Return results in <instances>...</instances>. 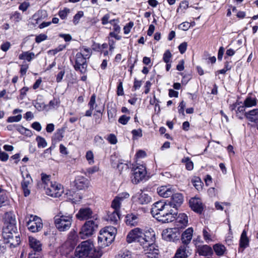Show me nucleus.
Listing matches in <instances>:
<instances>
[{
	"label": "nucleus",
	"mask_w": 258,
	"mask_h": 258,
	"mask_svg": "<svg viewBox=\"0 0 258 258\" xmlns=\"http://www.w3.org/2000/svg\"><path fill=\"white\" fill-rule=\"evenodd\" d=\"M151 213L158 221L163 223L173 221L176 216L174 210L171 208L165 201H160L155 203L152 207Z\"/></svg>",
	"instance_id": "obj_1"
},
{
	"label": "nucleus",
	"mask_w": 258,
	"mask_h": 258,
	"mask_svg": "<svg viewBox=\"0 0 258 258\" xmlns=\"http://www.w3.org/2000/svg\"><path fill=\"white\" fill-rule=\"evenodd\" d=\"M154 234L149 232H143V230L139 228H135L131 230L126 236V241L128 243L138 242L144 248L149 246L150 249L154 248L152 243L154 241Z\"/></svg>",
	"instance_id": "obj_2"
},
{
	"label": "nucleus",
	"mask_w": 258,
	"mask_h": 258,
	"mask_svg": "<svg viewBox=\"0 0 258 258\" xmlns=\"http://www.w3.org/2000/svg\"><path fill=\"white\" fill-rule=\"evenodd\" d=\"M116 233V229L113 226H107L100 231L98 237V258H100L105 252L102 249L111 243Z\"/></svg>",
	"instance_id": "obj_3"
},
{
	"label": "nucleus",
	"mask_w": 258,
	"mask_h": 258,
	"mask_svg": "<svg viewBox=\"0 0 258 258\" xmlns=\"http://www.w3.org/2000/svg\"><path fill=\"white\" fill-rule=\"evenodd\" d=\"M73 214L63 215L61 212L54 217V225L60 232L68 231L73 223Z\"/></svg>",
	"instance_id": "obj_4"
},
{
	"label": "nucleus",
	"mask_w": 258,
	"mask_h": 258,
	"mask_svg": "<svg viewBox=\"0 0 258 258\" xmlns=\"http://www.w3.org/2000/svg\"><path fill=\"white\" fill-rule=\"evenodd\" d=\"M95 251V246L91 240L82 242L78 245L75 251V255L78 258H85L92 254Z\"/></svg>",
	"instance_id": "obj_5"
},
{
	"label": "nucleus",
	"mask_w": 258,
	"mask_h": 258,
	"mask_svg": "<svg viewBox=\"0 0 258 258\" xmlns=\"http://www.w3.org/2000/svg\"><path fill=\"white\" fill-rule=\"evenodd\" d=\"M97 227L95 221L88 220L82 226L80 232L79 236L82 239H85L92 235Z\"/></svg>",
	"instance_id": "obj_6"
},
{
	"label": "nucleus",
	"mask_w": 258,
	"mask_h": 258,
	"mask_svg": "<svg viewBox=\"0 0 258 258\" xmlns=\"http://www.w3.org/2000/svg\"><path fill=\"white\" fill-rule=\"evenodd\" d=\"M44 189L47 195L54 198L60 197L63 192L62 185L56 182L50 183L49 185L44 186Z\"/></svg>",
	"instance_id": "obj_7"
},
{
	"label": "nucleus",
	"mask_w": 258,
	"mask_h": 258,
	"mask_svg": "<svg viewBox=\"0 0 258 258\" xmlns=\"http://www.w3.org/2000/svg\"><path fill=\"white\" fill-rule=\"evenodd\" d=\"M180 232L178 228H167L163 230L162 238L167 241L174 242L179 239Z\"/></svg>",
	"instance_id": "obj_8"
},
{
	"label": "nucleus",
	"mask_w": 258,
	"mask_h": 258,
	"mask_svg": "<svg viewBox=\"0 0 258 258\" xmlns=\"http://www.w3.org/2000/svg\"><path fill=\"white\" fill-rule=\"evenodd\" d=\"M21 174L23 180L21 181V187L25 197L28 196L30 194V188L33 182V180L27 170L22 171Z\"/></svg>",
	"instance_id": "obj_9"
},
{
	"label": "nucleus",
	"mask_w": 258,
	"mask_h": 258,
	"mask_svg": "<svg viewBox=\"0 0 258 258\" xmlns=\"http://www.w3.org/2000/svg\"><path fill=\"white\" fill-rule=\"evenodd\" d=\"M28 229L32 232H37L43 227V223L40 218L37 216L31 215L27 222Z\"/></svg>",
	"instance_id": "obj_10"
},
{
	"label": "nucleus",
	"mask_w": 258,
	"mask_h": 258,
	"mask_svg": "<svg viewBox=\"0 0 258 258\" xmlns=\"http://www.w3.org/2000/svg\"><path fill=\"white\" fill-rule=\"evenodd\" d=\"M147 172L145 167L143 165H139L134 167L132 173V182L135 184L138 183L145 177Z\"/></svg>",
	"instance_id": "obj_11"
},
{
	"label": "nucleus",
	"mask_w": 258,
	"mask_h": 258,
	"mask_svg": "<svg viewBox=\"0 0 258 258\" xmlns=\"http://www.w3.org/2000/svg\"><path fill=\"white\" fill-rule=\"evenodd\" d=\"M171 196L172 198L170 200L165 202L167 205H170L171 208L175 211L182 204L183 201V196L181 194L174 192Z\"/></svg>",
	"instance_id": "obj_12"
},
{
	"label": "nucleus",
	"mask_w": 258,
	"mask_h": 258,
	"mask_svg": "<svg viewBox=\"0 0 258 258\" xmlns=\"http://www.w3.org/2000/svg\"><path fill=\"white\" fill-rule=\"evenodd\" d=\"M76 71H80L81 73H85L86 70V59L82 53L78 52L76 55V63L74 66Z\"/></svg>",
	"instance_id": "obj_13"
},
{
	"label": "nucleus",
	"mask_w": 258,
	"mask_h": 258,
	"mask_svg": "<svg viewBox=\"0 0 258 258\" xmlns=\"http://www.w3.org/2000/svg\"><path fill=\"white\" fill-rule=\"evenodd\" d=\"M89 181L83 176H77L73 183L74 189L76 190H83L88 187Z\"/></svg>",
	"instance_id": "obj_14"
},
{
	"label": "nucleus",
	"mask_w": 258,
	"mask_h": 258,
	"mask_svg": "<svg viewBox=\"0 0 258 258\" xmlns=\"http://www.w3.org/2000/svg\"><path fill=\"white\" fill-rule=\"evenodd\" d=\"M130 197L129 194L124 192L118 194L112 201L111 203V207L116 211L119 212L120 205L122 202L126 199H128Z\"/></svg>",
	"instance_id": "obj_15"
},
{
	"label": "nucleus",
	"mask_w": 258,
	"mask_h": 258,
	"mask_svg": "<svg viewBox=\"0 0 258 258\" xmlns=\"http://www.w3.org/2000/svg\"><path fill=\"white\" fill-rule=\"evenodd\" d=\"M5 224L6 227L5 228H8L13 231L17 230L15 216L13 213H7L6 214Z\"/></svg>",
	"instance_id": "obj_16"
},
{
	"label": "nucleus",
	"mask_w": 258,
	"mask_h": 258,
	"mask_svg": "<svg viewBox=\"0 0 258 258\" xmlns=\"http://www.w3.org/2000/svg\"><path fill=\"white\" fill-rule=\"evenodd\" d=\"M93 212L88 207L81 208L76 215V218L79 220H88L92 217Z\"/></svg>",
	"instance_id": "obj_17"
},
{
	"label": "nucleus",
	"mask_w": 258,
	"mask_h": 258,
	"mask_svg": "<svg viewBox=\"0 0 258 258\" xmlns=\"http://www.w3.org/2000/svg\"><path fill=\"white\" fill-rule=\"evenodd\" d=\"M175 190L170 185L161 186L157 189V192L159 196L163 198H168L173 195Z\"/></svg>",
	"instance_id": "obj_18"
},
{
	"label": "nucleus",
	"mask_w": 258,
	"mask_h": 258,
	"mask_svg": "<svg viewBox=\"0 0 258 258\" xmlns=\"http://www.w3.org/2000/svg\"><path fill=\"white\" fill-rule=\"evenodd\" d=\"M134 198L137 203L141 205L147 204L151 201V198L143 192L137 194Z\"/></svg>",
	"instance_id": "obj_19"
},
{
	"label": "nucleus",
	"mask_w": 258,
	"mask_h": 258,
	"mask_svg": "<svg viewBox=\"0 0 258 258\" xmlns=\"http://www.w3.org/2000/svg\"><path fill=\"white\" fill-rule=\"evenodd\" d=\"M105 219L113 224H117L120 219L119 212L114 210L113 212H108Z\"/></svg>",
	"instance_id": "obj_20"
},
{
	"label": "nucleus",
	"mask_w": 258,
	"mask_h": 258,
	"mask_svg": "<svg viewBox=\"0 0 258 258\" xmlns=\"http://www.w3.org/2000/svg\"><path fill=\"white\" fill-rule=\"evenodd\" d=\"M189 205L191 208L195 212L201 213L203 211V205L200 200L192 198L189 200Z\"/></svg>",
	"instance_id": "obj_21"
},
{
	"label": "nucleus",
	"mask_w": 258,
	"mask_h": 258,
	"mask_svg": "<svg viewBox=\"0 0 258 258\" xmlns=\"http://www.w3.org/2000/svg\"><path fill=\"white\" fill-rule=\"evenodd\" d=\"M197 251L199 255L203 256H208L213 253L212 248L207 245L197 246Z\"/></svg>",
	"instance_id": "obj_22"
},
{
	"label": "nucleus",
	"mask_w": 258,
	"mask_h": 258,
	"mask_svg": "<svg viewBox=\"0 0 258 258\" xmlns=\"http://www.w3.org/2000/svg\"><path fill=\"white\" fill-rule=\"evenodd\" d=\"M193 229L188 228L186 229L181 235V240L185 244H188L191 241L193 235Z\"/></svg>",
	"instance_id": "obj_23"
},
{
	"label": "nucleus",
	"mask_w": 258,
	"mask_h": 258,
	"mask_svg": "<svg viewBox=\"0 0 258 258\" xmlns=\"http://www.w3.org/2000/svg\"><path fill=\"white\" fill-rule=\"evenodd\" d=\"M176 220V225L179 227L183 228L187 225V216L184 213L179 214Z\"/></svg>",
	"instance_id": "obj_24"
},
{
	"label": "nucleus",
	"mask_w": 258,
	"mask_h": 258,
	"mask_svg": "<svg viewBox=\"0 0 258 258\" xmlns=\"http://www.w3.org/2000/svg\"><path fill=\"white\" fill-rule=\"evenodd\" d=\"M29 242L30 246L34 251L39 252L41 250V243L40 241L34 237H29Z\"/></svg>",
	"instance_id": "obj_25"
},
{
	"label": "nucleus",
	"mask_w": 258,
	"mask_h": 258,
	"mask_svg": "<svg viewBox=\"0 0 258 258\" xmlns=\"http://www.w3.org/2000/svg\"><path fill=\"white\" fill-rule=\"evenodd\" d=\"M17 230L13 231L8 228H4L3 231V237L4 240L5 244L6 243V241L9 240L10 239L13 238L14 236L13 234H18Z\"/></svg>",
	"instance_id": "obj_26"
},
{
	"label": "nucleus",
	"mask_w": 258,
	"mask_h": 258,
	"mask_svg": "<svg viewBox=\"0 0 258 258\" xmlns=\"http://www.w3.org/2000/svg\"><path fill=\"white\" fill-rule=\"evenodd\" d=\"M138 221V216L133 214H128L125 217V223L127 225L136 226Z\"/></svg>",
	"instance_id": "obj_27"
},
{
	"label": "nucleus",
	"mask_w": 258,
	"mask_h": 258,
	"mask_svg": "<svg viewBox=\"0 0 258 258\" xmlns=\"http://www.w3.org/2000/svg\"><path fill=\"white\" fill-rule=\"evenodd\" d=\"M249 244V239L247 236V232L244 230L241 235L240 239V247L243 248H245L248 246Z\"/></svg>",
	"instance_id": "obj_28"
},
{
	"label": "nucleus",
	"mask_w": 258,
	"mask_h": 258,
	"mask_svg": "<svg viewBox=\"0 0 258 258\" xmlns=\"http://www.w3.org/2000/svg\"><path fill=\"white\" fill-rule=\"evenodd\" d=\"M35 54L29 51H24L19 55V58L21 60H26L31 61L34 57Z\"/></svg>",
	"instance_id": "obj_29"
},
{
	"label": "nucleus",
	"mask_w": 258,
	"mask_h": 258,
	"mask_svg": "<svg viewBox=\"0 0 258 258\" xmlns=\"http://www.w3.org/2000/svg\"><path fill=\"white\" fill-rule=\"evenodd\" d=\"M13 238L8 241H6V243H9L10 247H16L20 243V238L19 233L13 234Z\"/></svg>",
	"instance_id": "obj_30"
},
{
	"label": "nucleus",
	"mask_w": 258,
	"mask_h": 258,
	"mask_svg": "<svg viewBox=\"0 0 258 258\" xmlns=\"http://www.w3.org/2000/svg\"><path fill=\"white\" fill-rule=\"evenodd\" d=\"M257 102L255 98L247 97L244 101V105L246 107H251L256 106Z\"/></svg>",
	"instance_id": "obj_31"
},
{
	"label": "nucleus",
	"mask_w": 258,
	"mask_h": 258,
	"mask_svg": "<svg viewBox=\"0 0 258 258\" xmlns=\"http://www.w3.org/2000/svg\"><path fill=\"white\" fill-rule=\"evenodd\" d=\"M187 256L186 247L181 246L177 250L174 258H187Z\"/></svg>",
	"instance_id": "obj_32"
},
{
	"label": "nucleus",
	"mask_w": 258,
	"mask_h": 258,
	"mask_svg": "<svg viewBox=\"0 0 258 258\" xmlns=\"http://www.w3.org/2000/svg\"><path fill=\"white\" fill-rule=\"evenodd\" d=\"M213 249L216 254L219 256L222 255L226 250V248L224 245L221 244H215L213 246Z\"/></svg>",
	"instance_id": "obj_33"
},
{
	"label": "nucleus",
	"mask_w": 258,
	"mask_h": 258,
	"mask_svg": "<svg viewBox=\"0 0 258 258\" xmlns=\"http://www.w3.org/2000/svg\"><path fill=\"white\" fill-rule=\"evenodd\" d=\"M95 101H96V96H95V94H94L91 97L90 101L88 104L90 107V109L86 111V114H85L86 116H90L91 115V114H92V111L94 109L93 106L95 103Z\"/></svg>",
	"instance_id": "obj_34"
},
{
	"label": "nucleus",
	"mask_w": 258,
	"mask_h": 258,
	"mask_svg": "<svg viewBox=\"0 0 258 258\" xmlns=\"http://www.w3.org/2000/svg\"><path fill=\"white\" fill-rule=\"evenodd\" d=\"M131 252L127 249H122L119 251L116 256V258H131Z\"/></svg>",
	"instance_id": "obj_35"
},
{
	"label": "nucleus",
	"mask_w": 258,
	"mask_h": 258,
	"mask_svg": "<svg viewBox=\"0 0 258 258\" xmlns=\"http://www.w3.org/2000/svg\"><path fill=\"white\" fill-rule=\"evenodd\" d=\"M203 236L205 240L208 243L213 240V236L208 229L204 228L203 230Z\"/></svg>",
	"instance_id": "obj_36"
},
{
	"label": "nucleus",
	"mask_w": 258,
	"mask_h": 258,
	"mask_svg": "<svg viewBox=\"0 0 258 258\" xmlns=\"http://www.w3.org/2000/svg\"><path fill=\"white\" fill-rule=\"evenodd\" d=\"M41 182L42 184L43 185V187L44 186L47 187V186L49 185L50 183H52V181H50V176L47 175L45 173H41Z\"/></svg>",
	"instance_id": "obj_37"
},
{
	"label": "nucleus",
	"mask_w": 258,
	"mask_h": 258,
	"mask_svg": "<svg viewBox=\"0 0 258 258\" xmlns=\"http://www.w3.org/2000/svg\"><path fill=\"white\" fill-rule=\"evenodd\" d=\"M38 143V148H45L47 146V142L44 138L38 136L36 139Z\"/></svg>",
	"instance_id": "obj_38"
},
{
	"label": "nucleus",
	"mask_w": 258,
	"mask_h": 258,
	"mask_svg": "<svg viewBox=\"0 0 258 258\" xmlns=\"http://www.w3.org/2000/svg\"><path fill=\"white\" fill-rule=\"evenodd\" d=\"M79 53H82L84 57L86 59L90 57L91 54V50L90 48L83 47L81 49V52H79Z\"/></svg>",
	"instance_id": "obj_39"
},
{
	"label": "nucleus",
	"mask_w": 258,
	"mask_h": 258,
	"mask_svg": "<svg viewBox=\"0 0 258 258\" xmlns=\"http://www.w3.org/2000/svg\"><path fill=\"white\" fill-rule=\"evenodd\" d=\"M182 162L185 163L186 169L188 170H191L194 168L193 162L190 161V159L188 157L182 159Z\"/></svg>",
	"instance_id": "obj_40"
},
{
	"label": "nucleus",
	"mask_w": 258,
	"mask_h": 258,
	"mask_svg": "<svg viewBox=\"0 0 258 258\" xmlns=\"http://www.w3.org/2000/svg\"><path fill=\"white\" fill-rule=\"evenodd\" d=\"M84 16V13L83 11H79L74 17L73 18V23L76 25H77L80 21V20L81 18H82Z\"/></svg>",
	"instance_id": "obj_41"
},
{
	"label": "nucleus",
	"mask_w": 258,
	"mask_h": 258,
	"mask_svg": "<svg viewBox=\"0 0 258 258\" xmlns=\"http://www.w3.org/2000/svg\"><path fill=\"white\" fill-rule=\"evenodd\" d=\"M70 10L68 8H64L63 10L59 11L58 15L59 17L62 19H66L68 16V14L70 13Z\"/></svg>",
	"instance_id": "obj_42"
},
{
	"label": "nucleus",
	"mask_w": 258,
	"mask_h": 258,
	"mask_svg": "<svg viewBox=\"0 0 258 258\" xmlns=\"http://www.w3.org/2000/svg\"><path fill=\"white\" fill-rule=\"evenodd\" d=\"M130 119L131 117L130 116H127L125 115H122L119 118L118 122L121 124L126 125Z\"/></svg>",
	"instance_id": "obj_43"
},
{
	"label": "nucleus",
	"mask_w": 258,
	"mask_h": 258,
	"mask_svg": "<svg viewBox=\"0 0 258 258\" xmlns=\"http://www.w3.org/2000/svg\"><path fill=\"white\" fill-rule=\"evenodd\" d=\"M192 183L194 186L196 188V189L198 190L202 189V182L201 181V179L197 177L194 180L192 181Z\"/></svg>",
	"instance_id": "obj_44"
},
{
	"label": "nucleus",
	"mask_w": 258,
	"mask_h": 258,
	"mask_svg": "<svg viewBox=\"0 0 258 258\" xmlns=\"http://www.w3.org/2000/svg\"><path fill=\"white\" fill-rule=\"evenodd\" d=\"M171 57L172 54L171 52L169 50H167L163 54V59L165 63H167L170 62Z\"/></svg>",
	"instance_id": "obj_45"
},
{
	"label": "nucleus",
	"mask_w": 258,
	"mask_h": 258,
	"mask_svg": "<svg viewBox=\"0 0 258 258\" xmlns=\"http://www.w3.org/2000/svg\"><path fill=\"white\" fill-rule=\"evenodd\" d=\"M245 107H246L244 106V105L240 106L238 107L237 108V110L236 111V115L240 119L243 118L242 115L243 114V113H244V111H245Z\"/></svg>",
	"instance_id": "obj_46"
},
{
	"label": "nucleus",
	"mask_w": 258,
	"mask_h": 258,
	"mask_svg": "<svg viewBox=\"0 0 258 258\" xmlns=\"http://www.w3.org/2000/svg\"><path fill=\"white\" fill-rule=\"evenodd\" d=\"M22 119V115L19 114L16 116H10L8 117L7 119V122H19Z\"/></svg>",
	"instance_id": "obj_47"
},
{
	"label": "nucleus",
	"mask_w": 258,
	"mask_h": 258,
	"mask_svg": "<svg viewBox=\"0 0 258 258\" xmlns=\"http://www.w3.org/2000/svg\"><path fill=\"white\" fill-rule=\"evenodd\" d=\"M86 158L90 164L94 163V155L92 151H89L86 153Z\"/></svg>",
	"instance_id": "obj_48"
},
{
	"label": "nucleus",
	"mask_w": 258,
	"mask_h": 258,
	"mask_svg": "<svg viewBox=\"0 0 258 258\" xmlns=\"http://www.w3.org/2000/svg\"><path fill=\"white\" fill-rule=\"evenodd\" d=\"M7 201V197L6 194L2 191L0 194V207L5 205V203Z\"/></svg>",
	"instance_id": "obj_49"
},
{
	"label": "nucleus",
	"mask_w": 258,
	"mask_h": 258,
	"mask_svg": "<svg viewBox=\"0 0 258 258\" xmlns=\"http://www.w3.org/2000/svg\"><path fill=\"white\" fill-rule=\"evenodd\" d=\"M190 27V24L187 22H183L178 26L179 29L183 31L187 30Z\"/></svg>",
	"instance_id": "obj_50"
},
{
	"label": "nucleus",
	"mask_w": 258,
	"mask_h": 258,
	"mask_svg": "<svg viewBox=\"0 0 258 258\" xmlns=\"http://www.w3.org/2000/svg\"><path fill=\"white\" fill-rule=\"evenodd\" d=\"M188 8V2L186 1H182L179 5V8L177 9V12H179L180 9L185 10Z\"/></svg>",
	"instance_id": "obj_51"
},
{
	"label": "nucleus",
	"mask_w": 258,
	"mask_h": 258,
	"mask_svg": "<svg viewBox=\"0 0 258 258\" xmlns=\"http://www.w3.org/2000/svg\"><path fill=\"white\" fill-rule=\"evenodd\" d=\"M47 36L44 34H41L37 36L35 38V41L36 43H39L47 39Z\"/></svg>",
	"instance_id": "obj_52"
},
{
	"label": "nucleus",
	"mask_w": 258,
	"mask_h": 258,
	"mask_svg": "<svg viewBox=\"0 0 258 258\" xmlns=\"http://www.w3.org/2000/svg\"><path fill=\"white\" fill-rule=\"evenodd\" d=\"M30 7V4L28 2H24L19 6V9L23 12L26 11Z\"/></svg>",
	"instance_id": "obj_53"
},
{
	"label": "nucleus",
	"mask_w": 258,
	"mask_h": 258,
	"mask_svg": "<svg viewBox=\"0 0 258 258\" xmlns=\"http://www.w3.org/2000/svg\"><path fill=\"white\" fill-rule=\"evenodd\" d=\"M134 26V23L132 22H130L128 23V24L125 26L123 28V31L124 34H128L131 30V28Z\"/></svg>",
	"instance_id": "obj_54"
},
{
	"label": "nucleus",
	"mask_w": 258,
	"mask_h": 258,
	"mask_svg": "<svg viewBox=\"0 0 258 258\" xmlns=\"http://www.w3.org/2000/svg\"><path fill=\"white\" fill-rule=\"evenodd\" d=\"M187 44L186 42H184L181 43L178 46V49L181 54H183L186 50Z\"/></svg>",
	"instance_id": "obj_55"
},
{
	"label": "nucleus",
	"mask_w": 258,
	"mask_h": 258,
	"mask_svg": "<svg viewBox=\"0 0 258 258\" xmlns=\"http://www.w3.org/2000/svg\"><path fill=\"white\" fill-rule=\"evenodd\" d=\"M133 137H141L143 136L142 131L141 128L138 130H133L132 131Z\"/></svg>",
	"instance_id": "obj_56"
},
{
	"label": "nucleus",
	"mask_w": 258,
	"mask_h": 258,
	"mask_svg": "<svg viewBox=\"0 0 258 258\" xmlns=\"http://www.w3.org/2000/svg\"><path fill=\"white\" fill-rule=\"evenodd\" d=\"M116 115V110L115 108H112L111 110H108V115L109 119H114Z\"/></svg>",
	"instance_id": "obj_57"
},
{
	"label": "nucleus",
	"mask_w": 258,
	"mask_h": 258,
	"mask_svg": "<svg viewBox=\"0 0 258 258\" xmlns=\"http://www.w3.org/2000/svg\"><path fill=\"white\" fill-rule=\"evenodd\" d=\"M109 142L111 144H115L117 142V138L114 135L110 134L107 138Z\"/></svg>",
	"instance_id": "obj_58"
},
{
	"label": "nucleus",
	"mask_w": 258,
	"mask_h": 258,
	"mask_svg": "<svg viewBox=\"0 0 258 258\" xmlns=\"http://www.w3.org/2000/svg\"><path fill=\"white\" fill-rule=\"evenodd\" d=\"M185 106V103L183 101H182L178 106V112L183 115H184V109Z\"/></svg>",
	"instance_id": "obj_59"
},
{
	"label": "nucleus",
	"mask_w": 258,
	"mask_h": 258,
	"mask_svg": "<svg viewBox=\"0 0 258 258\" xmlns=\"http://www.w3.org/2000/svg\"><path fill=\"white\" fill-rule=\"evenodd\" d=\"M117 94L118 96H122L123 95V89L122 83L120 82L117 86Z\"/></svg>",
	"instance_id": "obj_60"
},
{
	"label": "nucleus",
	"mask_w": 258,
	"mask_h": 258,
	"mask_svg": "<svg viewBox=\"0 0 258 258\" xmlns=\"http://www.w3.org/2000/svg\"><path fill=\"white\" fill-rule=\"evenodd\" d=\"M11 47V43L9 42H6L2 44L1 46V49L5 52L8 51Z\"/></svg>",
	"instance_id": "obj_61"
},
{
	"label": "nucleus",
	"mask_w": 258,
	"mask_h": 258,
	"mask_svg": "<svg viewBox=\"0 0 258 258\" xmlns=\"http://www.w3.org/2000/svg\"><path fill=\"white\" fill-rule=\"evenodd\" d=\"M9 155L7 153L0 151V160L2 161L5 162L8 160Z\"/></svg>",
	"instance_id": "obj_62"
},
{
	"label": "nucleus",
	"mask_w": 258,
	"mask_h": 258,
	"mask_svg": "<svg viewBox=\"0 0 258 258\" xmlns=\"http://www.w3.org/2000/svg\"><path fill=\"white\" fill-rule=\"evenodd\" d=\"M29 68L28 64H22L21 66L20 74L21 76H24L26 74V72Z\"/></svg>",
	"instance_id": "obj_63"
},
{
	"label": "nucleus",
	"mask_w": 258,
	"mask_h": 258,
	"mask_svg": "<svg viewBox=\"0 0 258 258\" xmlns=\"http://www.w3.org/2000/svg\"><path fill=\"white\" fill-rule=\"evenodd\" d=\"M43 11H38L37 13L33 15L32 16V19L36 20L37 21L36 23H37L38 21L40 19V16L43 14Z\"/></svg>",
	"instance_id": "obj_64"
}]
</instances>
